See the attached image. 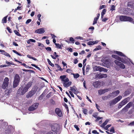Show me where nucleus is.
Wrapping results in <instances>:
<instances>
[{
  "mask_svg": "<svg viewBox=\"0 0 134 134\" xmlns=\"http://www.w3.org/2000/svg\"><path fill=\"white\" fill-rule=\"evenodd\" d=\"M14 79L13 86L14 88H15L19 85V83L20 82V77L19 75L17 74H16Z\"/></svg>",
  "mask_w": 134,
  "mask_h": 134,
  "instance_id": "nucleus-1",
  "label": "nucleus"
},
{
  "mask_svg": "<svg viewBox=\"0 0 134 134\" xmlns=\"http://www.w3.org/2000/svg\"><path fill=\"white\" fill-rule=\"evenodd\" d=\"M120 20L121 21H129L131 22L133 20L131 18L126 16H121L119 17Z\"/></svg>",
  "mask_w": 134,
  "mask_h": 134,
  "instance_id": "nucleus-2",
  "label": "nucleus"
},
{
  "mask_svg": "<svg viewBox=\"0 0 134 134\" xmlns=\"http://www.w3.org/2000/svg\"><path fill=\"white\" fill-rule=\"evenodd\" d=\"M122 97L121 96H119L115 99L110 101L109 102L110 105L115 104L118 101H120L122 98Z\"/></svg>",
  "mask_w": 134,
  "mask_h": 134,
  "instance_id": "nucleus-3",
  "label": "nucleus"
},
{
  "mask_svg": "<svg viewBox=\"0 0 134 134\" xmlns=\"http://www.w3.org/2000/svg\"><path fill=\"white\" fill-rule=\"evenodd\" d=\"M27 89L23 86H21L18 90L17 93L21 95H23L27 91Z\"/></svg>",
  "mask_w": 134,
  "mask_h": 134,
  "instance_id": "nucleus-4",
  "label": "nucleus"
},
{
  "mask_svg": "<svg viewBox=\"0 0 134 134\" xmlns=\"http://www.w3.org/2000/svg\"><path fill=\"white\" fill-rule=\"evenodd\" d=\"M51 129L52 131L56 132H58L59 129V127L58 124H54L52 125Z\"/></svg>",
  "mask_w": 134,
  "mask_h": 134,
  "instance_id": "nucleus-5",
  "label": "nucleus"
},
{
  "mask_svg": "<svg viewBox=\"0 0 134 134\" xmlns=\"http://www.w3.org/2000/svg\"><path fill=\"white\" fill-rule=\"evenodd\" d=\"M114 62L116 65L119 66L120 68L123 69L125 68V65L120 62L117 60H115L114 61Z\"/></svg>",
  "mask_w": 134,
  "mask_h": 134,
  "instance_id": "nucleus-6",
  "label": "nucleus"
},
{
  "mask_svg": "<svg viewBox=\"0 0 134 134\" xmlns=\"http://www.w3.org/2000/svg\"><path fill=\"white\" fill-rule=\"evenodd\" d=\"M9 79L8 77H5L4 80V81L2 85V87L3 89H5L8 86Z\"/></svg>",
  "mask_w": 134,
  "mask_h": 134,
  "instance_id": "nucleus-7",
  "label": "nucleus"
},
{
  "mask_svg": "<svg viewBox=\"0 0 134 134\" xmlns=\"http://www.w3.org/2000/svg\"><path fill=\"white\" fill-rule=\"evenodd\" d=\"M39 104V103H38L33 104L29 107V110L31 111L35 110L37 108Z\"/></svg>",
  "mask_w": 134,
  "mask_h": 134,
  "instance_id": "nucleus-8",
  "label": "nucleus"
},
{
  "mask_svg": "<svg viewBox=\"0 0 134 134\" xmlns=\"http://www.w3.org/2000/svg\"><path fill=\"white\" fill-rule=\"evenodd\" d=\"M109 88H106L104 89H100L98 91V94L100 95L102 94L105 93V92H108L110 90Z\"/></svg>",
  "mask_w": 134,
  "mask_h": 134,
  "instance_id": "nucleus-9",
  "label": "nucleus"
},
{
  "mask_svg": "<svg viewBox=\"0 0 134 134\" xmlns=\"http://www.w3.org/2000/svg\"><path fill=\"white\" fill-rule=\"evenodd\" d=\"M55 112L60 117H61L63 115L61 110L59 108H56L55 110Z\"/></svg>",
  "mask_w": 134,
  "mask_h": 134,
  "instance_id": "nucleus-10",
  "label": "nucleus"
},
{
  "mask_svg": "<svg viewBox=\"0 0 134 134\" xmlns=\"http://www.w3.org/2000/svg\"><path fill=\"white\" fill-rule=\"evenodd\" d=\"M101 84V82L99 81H96L94 82L93 84V85L94 87L96 88H98L100 87Z\"/></svg>",
  "mask_w": 134,
  "mask_h": 134,
  "instance_id": "nucleus-11",
  "label": "nucleus"
},
{
  "mask_svg": "<svg viewBox=\"0 0 134 134\" xmlns=\"http://www.w3.org/2000/svg\"><path fill=\"white\" fill-rule=\"evenodd\" d=\"M70 90L72 91L75 94H76L79 92V91H76L77 89L75 86L70 87Z\"/></svg>",
  "mask_w": 134,
  "mask_h": 134,
  "instance_id": "nucleus-12",
  "label": "nucleus"
},
{
  "mask_svg": "<svg viewBox=\"0 0 134 134\" xmlns=\"http://www.w3.org/2000/svg\"><path fill=\"white\" fill-rule=\"evenodd\" d=\"M45 32V31L43 28H41L36 30L35 31V33L39 34H42Z\"/></svg>",
  "mask_w": 134,
  "mask_h": 134,
  "instance_id": "nucleus-13",
  "label": "nucleus"
},
{
  "mask_svg": "<svg viewBox=\"0 0 134 134\" xmlns=\"http://www.w3.org/2000/svg\"><path fill=\"white\" fill-rule=\"evenodd\" d=\"M117 60L121 61L124 64H125L127 62V59L126 58H125L124 59L119 57L118 56H117V58L116 59Z\"/></svg>",
  "mask_w": 134,
  "mask_h": 134,
  "instance_id": "nucleus-14",
  "label": "nucleus"
},
{
  "mask_svg": "<svg viewBox=\"0 0 134 134\" xmlns=\"http://www.w3.org/2000/svg\"><path fill=\"white\" fill-rule=\"evenodd\" d=\"M117 60L121 61L124 64H125L127 62V59L126 58H125L124 59L119 57L118 56H117V58L116 59Z\"/></svg>",
  "mask_w": 134,
  "mask_h": 134,
  "instance_id": "nucleus-15",
  "label": "nucleus"
},
{
  "mask_svg": "<svg viewBox=\"0 0 134 134\" xmlns=\"http://www.w3.org/2000/svg\"><path fill=\"white\" fill-rule=\"evenodd\" d=\"M117 60L121 61L124 64H125L127 62V59L126 58H125L124 59L119 57L118 56H117V58L116 59Z\"/></svg>",
  "mask_w": 134,
  "mask_h": 134,
  "instance_id": "nucleus-16",
  "label": "nucleus"
},
{
  "mask_svg": "<svg viewBox=\"0 0 134 134\" xmlns=\"http://www.w3.org/2000/svg\"><path fill=\"white\" fill-rule=\"evenodd\" d=\"M117 60L121 61L124 64H125L127 62V59L126 58H125L124 59L119 57L118 56H117V58L116 59Z\"/></svg>",
  "mask_w": 134,
  "mask_h": 134,
  "instance_id": "nucleus-17",
  "label": "nucleus"
},
{
  "mask_svg": "<svg viewBox=\"0 0 134 134\" xmlns=\"http://www.w3.org/2000/svg\"><path fill=\"white\" fill-rule=\"evenodd\" d=\"M36 91L35 90H31L30 91L28 94L26 96V97L27 98H29L32 96L35 93Z\"/></svg>",
  "mask_w": 134,
  "mask_h": 134,
  "instance_id": "nucleus-18",
  "label": "nucleus"
},
{
  "mask_svg": "<svg viewBox=\"0 0 134 134\" xmlns=\"http://www.w3.org/2000/svg\"><path fill=\"white\" fill-rule=\"evenodd\" d=\"M104 68L100 66H95L93 67V70L94 71H102Z\"/></svg>",
  "mask_w": 134,
  "mask_h": 134,
  "instance_id": "nucleus-19",
  "label": "nucleus"
},
{
  "mask_svg": "<svg viewBox=\"0 0 134 134\" xmlns=\"http://www.w3.org/2000/svg\"><path fill=\"white\" fill-rule=\"evenodd\" d=\"M96 76L99 79H102L103 77L106 78L107 77L106 74H98Z\"/></svg>",
  "mask_w": 134,
  "mask_h": 134,
  "instance_id": "nucleus-20",
  "label": "nucleus"
},
{
  "mask_svg": "<svg viewBox=\"0 0 134 134\" xmlns=\"http://www.w3.org/2000/svg\"><path fill=\"white\" fill-rule=\"evenodd\" d=\"M115 53L121 56H123L125 58H126V56L122 52L120 51H115Z\"/></svg>",
  "mask_w": 134,
  "mask_h": 134,
  "instance_id": "nucleus-21",
  "label": "nucleus"
},
{
  "mask_svg": "<svg viewBox=\"0 0 134 134\" xmlns=\"http://www.w3.org/2000/svg\"><path fill=\"white\" fill-rule=\"evenodd\" d=\"M32 82L30 81L26 85V87H25L26 88L28 91V89L32 85Z\"/></svg>",
  "mask_w": 134,
  "mask_h": 134,
  "instance_id": "nucleus-22",
  "label": "nucleus"
},
{
  "mask_svg": "<svg viewBox=\"0 0 134 134\" xmlns=\"http://www.w3.org/2000/svg\"><path fill=\"white\" fill-rule=\"evenodd\" d=\"M129 100V98H127L121 101L122 103L124 105L126 104Z\"/></svg>",
  "mask_w": 134,
  "mask_h": 134,
  "instance_id": "nucleus-23",
  "label": "nucleus"
},
{
  "mask_svg": "<svg viewBox=\"0 0 134 134\" xmlns=\"http://www.w3.org/2000/svg\"><path fill=\"white\" fill-rule=\"evenodd\" d=\"M75 41V39L72 37H70L69 38V41H66V42L68 43H74Z\"/></svg>",
  "mask_w": 134,
  "mask_h": 134,
  "instance_id": "nucleus-24",
  "label": "nucleus"
},
{
  "mask_svg": "<svg viewBox=\"0 0 134 134\" xmlns=\"http://www.w3.org/2000/svg\"><path fill=\"white\" fill-rule=\"evenodd\" d=\"M72 82L71 81H69L65 83H63V86L65 87H67L70 86Z\"/></svg>",
  "mask_w": 134,
  "mask_h": 134,
  "instance_id": "nucleus-25",
  "label": "nucleus"
},
{
  "mask_svg": "<svg viewBox=\"0 0 134 134\" xmlns=\"http://www.w3.org/2000/svg\"><path fill=\"white\" fill-rule=\"evenodd\" d=\"M97 43L98 42H97L96 41H90L88 42L87 43V44L88 45L90 46L94 45L95 44Z\"/></svg>",
  "mask_w": 134,
  "mask_h": 134,
  "instance_id": "nucleus-26",
  "label": "nucleus"
},
{
  "mask_svg": "<svg viewBox=\"0 0 134 134\" xmlns=\"http://www.w3.org/2000/svg\"><path fill=\"white\" fill-rule=\"evenodd\" d=\"M107 11L106 9H105L103 10L101 13V18H103L104 17V15L105 14L106 12Z\"/></svg>",
  "mask_w": 134,
  "mask_h": 134,
  "instance_id": "nucleus-27",
  "label": "nucleus"
},
{
  "mask_svg": "<svg viewBox=\"0 0 134 134\" xmlns=\"http://www.w3.org/2000/svg\"><path fill=\"white\" fill-rule=\"evenodd\" d=\"M109 121L108 120H106L103 123L102 125H101V127L102 128H103L105 125H106L107 123Z\"/></svg>",
  "mask_w": 134,
  "mask_h": 134,
  "instance_id": "nucleus-28",
  "label": "nucleus"
},
{
  "mask_svg": "<svg viewBox=\"0 0 134 134\" xmlns=\"http://www.w3.org/2000/svg\"><path fill=\"white\" fill-rule=\"evenodd\" d=\"M133 103L132 102H130L126 105V106L128 109L130 108L133 105Z\"/></svg>",
  "mask_w": 134,
  "mask_h": 134,
  "instance_id": "nucleus-29",
  "label": "nucleus"
},
{
  "mask_svg": "<svg viewBox=\"0 0 134 134\" xmlns=\"http://www.w3.org/2000/svg\"><path fill=\"white\" fill-rule=\"evenodd\" d=\"M8 16L4 17L2 20V23H6L7 22V18Z\"/></svg>",
  "mask_w": 134,
  "mask_h": 134,
  "instance_id": "nucleus-30",
  "label": "nucleus"
},
{
  "mask_svg": "<svg viewBox=\"0 0 134 134\" xmlns=\"http://www.w3.org/2000/svg\"><path fill=\"white\" fill-rule=\"evenodd\" d=\"M56 46V47L58 49H62V48L61 45L59 43H55V44Z\"/></svg>",
  "mask_w": 134,
  "mask_h": 134,
  "instance_id": "nucleus-31",
  "label": "nucleus"
},
{
  "mask_svg": "<svg viewBox=\"0 0 134 134\" xmlns=\"http://www.w3.org/2000/svg\"><path fill=\"white\" fill-rule=\"evenodd\" d=\"M128 6L134 9V6H133L132 3L131 2H129L128 3Z\"/></svg>",
  "mask_w": 134,
  "mask_h": 134,
  "instance_id": "nucleus-32",
  "label": "nucleus"
},
{
  "mask_svg": "<svg viewBox=\"0 0 134 134\" xmlns=\"http://www.w3.org/2000/svg\"><path fill=\"white\" fill-rule=\"evenodd\" d=\"M111 124H109L108 125H107L105 127H104L103 128H104L105 130H107L108 131H109V130L108 129V128L111 126Z\"/></svg>",
  "mask_w": 134,
  "mask_h": 134,
  "instance_id": "nucleus-33",
  "label": "nucleus"
},
{
  "mask_svg": "<svg viewBox=\"0 0 134 134\" xmlns=\"http://www.w3.org/2000/svg\"><path fill=\"white\" fill-rule=\"evenodd\" d=\"M96 107L97 108V109L98 111L100 112H104V111H103V110H100L99 108V107L98 105L97 104H96Z\"/></svg>",
  "mask_w": 134,
  "mask_h": 134,
  "instance_id": "nucleus-34",
  "label": "nucleus"
},
{
  "mask_svg": "<svg viewBox=\"0 0 134 134\" xmlns=\"http://www.w3.org/2000/svg\"><path fill=\"white\" fill-rule=\"evenodd\" d=\"M47 61L48 62V64L51 66L52 67H54V65L51 62L50 60L49 59H47Z\"/></svg>",
  "mask_w": 134,
  "mask_h": 134,
  "instance_id": "nucleus-35",
  "label": "nucleus"
},
{
  "mask_svg": "<svg viewBox=\"0 0 134 134\" xmlns=\"http://www.w3.org/2000/svg\"><path fill=\"white\" fill-rule=\"evenodd\" d=\"M128 108L125 106L121 110L122 111L127 112L128 111Z\"/></svg>",
  "mask_w": 134,
  "mask_h": 134,
  "instance_id": "nucleus-36",
  "label": "nucleus"
},
{
  "mask_svg": "<svg viewBox=\"0 0 134 134\" xmlns=\"http://www.w3.org/2000/svg\"><path fill=\"white\" fill-rule=\"evenodd\" d=\"M73 75L74 78L75 79H77L80 76L77 73L76 74H73Z\"/></svg>",
  "mask_w": 134,
  "mask_h": 134,
  "instance_id": "nucleus-37",
  "label": "nucleus"
},
{
  "mask_svg": "<svg viewBox=\"0 0 134 134\" xmlns=\"http://www.w3.org/2000/svg\"><path fill=\"white\" fill-rule=\"evenodd\" d=\"M50 103L53 105L55 104V102L52 99H50Z\"/></svg>",
  "mask_w": 134,
  "mask_h": 134,
  "instance_id": "nucleus-38",
  "label": "nucleus"
},
{
  "mask_svg": "<svg viewBox=\"0 0 134 134\" xmlns=\"http://www.w3.org/2000/svg\"><path fill=\"white\" fill-rule=\"evenodd\" d=\"M51 56L52 57V58L53 59H56L58 57H59V55H58L56 54L55 55V57L53 55H51Z\"/></svg>",
  "mask_w": 134,
  "mask_h": 134,
  "instance_id": "nucleus-39",
  "label": "nucleus"
},
{
  "mask_svg": "<svg viewBox=\"0 0 134 134\" xmlns=\"http://www.w3.org/2000/svg\"><path fill=\"white\" fill-rule=\"evenodd\" d=\"M31 66L35 67L36 68L40 70V71H41V69L39 67H38L37 66L35 65V64H31Z\"/></svg>",
  "mask_w": 134,
  "mask_h": 134,
  "instance_id": "nucleus-40",
  "label": "nucleus"
},
{
  "mask_svg": "<svg viewBox=\"0 0 134 134\" xmlns=\"http://www.w3.org/2000/svg\"><path fill=\"white\" fill-rule=\"evenodd\" d=\"M98 20V19H97L96 18H95L94 19V20L93 21V25H94L95 24H96L97 23Z\"/></svg>",
  "mask_w": 134,
  "mask_h": 134,
  "instance_id": "nucleus-41",
  "label": "nucleus"
},
{
  "mask_svg": "<svg viewBox=\"0 0 134 134\" xmlns=\"http://www.w3.org/2000/svg\"><path fill=\"white\" fill-rule=\"evenodd\" d=\"M69 79L68 78H66L65 79L63 80V83L68 82H69Z\"/></svg>",
  "mask_w": 134,
  "mask_h": 134,
  "instance_id": "nucleus-42",
  "label": "nucleus"
},
{
  "mask_svg": "<svg viewBox=\"0 0 134 134\" xmlns=\"http://www.w3.org/2000/svg\"><path fill=\"white\" fill-rule=\"evenodd\" d=\"M124 105L122 103V102H121L118 104V108L119 109L120 108Z\"/></svg>",
  "mask_w": 134,
  "mask_h": 134,
  "instance_id": "nucleus-43",
  "label": "nucleus"
},
{
  "mask_svg": "<svg viewBox=\"0 0 134 134\" xmlns=\"http://www.w3.org/2000/svg\"><path fill=\"white\" fill-rule=\"evenodd\" d=\"M12 51L13 52H14L16 54L18 55L19 56H21L22 55L21 54L19 53L18 52H17V51H15V50H13Z\"/></svg>",
  "mask_w": 134,
  "mask_h": 134,
  "instance_id": "nucleus-44",
  "label": "nucleus"
},
{
  "mask_svg": "<svg viewBox=\"0 0 134 134\" xmlns=\"http://www.w3.org/2000/svg\"><path fill=\"white\" fill-rule=\"evenodd\" d=\"M83 111L84 114L86 115L87 114V110L85 108H83Z\"/></svg>",
  "mask_w": 134,
  "mask_h": 134,
  "instance_id": "nucleus-45",
  "label": "nucleus"
},
{
  "mask_svg": "<svg viewBox=\"0 0 134 134\" xmlns=\"http://www.w3.org/2000/svg\"><path fill=\"white\" fill-rule=\"evenodd\" d=\"M14 32L15 34L18 36H21V35L16 30H14Z\"/></svg>",
  "mask_w": 134,
  "mask_h": 134,
  "instance_id": "nucleus-46",
  "label": "nucleus"
},
{
  "mask_svg": "<svg viewBox=\"0 0 134 134\" xmlns=\"http://www.w3.org/2000/svg\"><path fill=\"white\" fill-rule=\"evenodd\" d=\"M115 7L114 5H112L111 6L110 10L112 11L115 10Z\"/></svg>",
  "mask_w": 134,
  "mask_h": 134,
  "instance_id": "nucleus-47",
  "label": "nucleus"
},
{
  "mask_svg": "<svg viewBox=\"0 0 134 134\" xmlns=\"http://www.w3.org/2000/svg\"><path fill=\"white\" fill-rule=\"evenodd\" d=\"M64 105L68 112H69V109L68 105L65 103H64Z\"/></svg>",
  "mask_w": 134,
  "mask_h": 134,
  "instance_id": "nucleus-48",
  "label": "nucleus"
},
{
  "mask_svg": "<svg viewBox=\"0 0 134 134\" xmlns=\"http://www.w3.org/2000/svg\"><path fill=\"white\" fill-rule=\"evenodd\" d=\"M66 76L65 75L61 76H60V78L63 81V80H64V79L66 78Z\"/></svg>",
  "mask_w": 134,
  "mask_h": 134,
  "instance_id": "nucleus-49",
  "label": "nucleus"
},
{
  "mask_svg": "<svg viewBox=\"0 0 134 134\" xmlns=\"http://www.w3.org/2000/svg\"><path fill=\"white\" fill-rule=\"evenodd\" d=\"M109 131L110 132H112L113 133L115 132L114 127H111Z\"/></svg>",
  "mask_w": 134,
  "mask_h": 134,
  "instance_id": "nucleus-50",
  "label": "nucleus"
},
{
  "mask_svg": "<svg viewBox=\"0 0 134 134\" xmlns=\"http://www.w3.org/2000/svg\"><path fill=\"white\" fill-rule=\"evenodd\" d=\"M120 91L119 90H117L115 91L114 92H113V93H115L116 94V95L115 96H117L119 93Z\"/></svg>",
  "mask_w": 134,
  "mask_h": 134,
  "instance_id": "nucleus-51",
  "label": "nucleus"
},
{
  "mask_svg": "<svg viewBox=\"0 0 134 134\" xmlns=\"http://www.w3.org/2000/svg\"><path fill=\"white\" fill-rule=\"evenodd\" d=\"M102 19V21L104 22H105L107 20H108V18H101Z\"/></svg>",
  "mask_w": 134,
  "mask_h": 134,
  "instance_id": "nucleus-52",
  "label": "nucleus"
},
{
  "mask_svg": "<svg viewBox=\"0 0 134 134\" xmlns=\"http://www.w3.org/2000/svg\"><path fill=\"white\" fill-rule=\"evenodd\" d=\"M7 29L9 33H12V30L9 27H7Z\"/></svg>",
  "mask_w": 134,
  "mask_h": 134,
  "instance_id": "nucleus-53",
  "label": "nucleus"
},
{
  "mask_svg": "<svg viewBox=\"0 0 134 134\" xmlns=\"http://www.w3.org/2000/svg\"><path fill=\"white\" fill-rule=\"evenodd\" d=\"M90 69V66L89 65H87L86 67V72H88Z\"/></svg>",
  "mask_w": 134,
  "mask_h": 134,
  "instance_id": "nucleus-54",
  "label": "nucleus"
},
{
  "mask_svg": "<svg viewBox=\"0 0 134 134\" xmlns=\"http://www.w3.org/2000/svg\"><path fill=\"white\" fill-rule=\"evenodd\" d=\"M86 65V63L85 64V65H83V66L82 68V71H83V74L84 75L85 74V67Z\"/></svg>",
  "mask_w": 134,
  "mask_h": 134,
  "instance_id": "nucleus-55",
  "label": "nucleus"
},
{
  "mask_svg": "<svg viewBox=\"0 0 134 134\" xmlns=\"http://www.w3.org/2000/svg\"><path fill=\"white\" fill-rule=\"evenodd\" d=\"M74 127L77 130V131H79V128L78 126L77 125H74Z\"/></svg>",
  "mask_w": 134,
  "mask_h": 134,
  "instance_id": "nucleus-56",
  "label": "nucleus"
},
{
  "mask_svg": "<svg viewBox=\"0 0 134 134\" xmlns=\"http://www.w3.org/2000/svg\"><path fill=\"white\" fill-rule=\"evenodd\" d=\"M31 21V20L30 19H29L27 20L26 21L25 23L26 24H28Z\"/></svg>",
  "mask_w": 134,
  "mask_h": 134,
  "instance_id": "nucleus-57",
  "label": "nucleus"
},
{
  "mask_svg": "<svg viewBox=\"0 0 134 134\" xmlns=\"http://www.w3.org/2000/svg\"><path fill=\"white\" fill-rule=\"evenodd\" d=\"M106 8V6L105 5H103L100 6L99 8V9L101 10L103 8Z\"/></svg>",
  "mask_w": 134,
  "mask_h": 134,
  "instance_id": "nucleus-58",
  "label": "nucleus"
},
{
  "mask_svg": "<svg viewBox=\"0 0 134 134\" xmlns=\"http://www.w3.org/2000/svg\"><path fill=\"white\" fill-rule=\"evenodd\" d=\"M66 71L68 73H70L72 72V71L70 69H68L66 70Z\"/></svg>",
  "mask_w": 134,
  "mask_h": 134,
  "instance_id": "nucleus-59",
  "label": "nucleus"
},
{
  "mask_svg": "<svg viewBox=\"0 0 134 134\" xmlns=\"http://www.w3.org/2000/svg\"><path fill=\"white\" fill-rule=\"evenodd\" d=\"M4 55L5 56L7 57H11V56L10 55V54L7 52H5Z\"/></svg>",
  "mask_w": 134,
  "mask_h": 134,
  "instance_id": "nucleus-60",
  "label": "nucleus"
},
{
  "mask_svg": "<svg viewBox=\"0 0 134 134\" xmlns=\"http://www.w3.org/2000/svg\"><path fill=\"white\" fill-rule=\"evenodd\" d=\"M38 46H41V47H44V45L42 44L41 43H38Z\"/></svg>",
  "mask_w": 134,
  "mask_h": 134,
  "instance_id": "nucleus-61",
  "label": "nucleus"
},
{
  "mask_svg": "<svg viewBox=\"0 0 134 134\" xmlns=\"http://www.w3.org/2000/svg\"><path fill=\"white\" fill-rule=\"evenodd\" d=\"M75 38L77 39L83 40V38L82 37L80 36H78L76 37Z\"/></svg>",
  "mask_w": 134,
  "mask_h": 134,
  "instance_id": "nucleus-62",
  "label": "nucleus"
},
{
  "mask_svg": "<svg viewBox=\"0 0 134 134\" xmlns=\"http://www.w3.org/2000/svg\"><path fill=\"white\" fill-rule=\"evenodd\" d=\"M46 49L47 51H51V48L50 47H48L46 48Z\"/></svg>",
  "mask_w": 134,
  "mask_h": 134,
  "instance_id": "nucleus-63",
  "label": "nucleus"
},
{
  "mask_svg": "<svg viewBox=\"0 0 134 134\" xmlns=\"http://www.w3.org/2000/svg\"><path fill=\"white\" fill-rule=\"evenodd\" d=\"M129 125L132 126L134 125V121L131 122Z\"/></svg>",
  "mask_w": 134,
  "mask_h": 134,
  "instance_id": "nucleus-64",
  "label": "nucleus"
}]
</instances>
